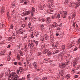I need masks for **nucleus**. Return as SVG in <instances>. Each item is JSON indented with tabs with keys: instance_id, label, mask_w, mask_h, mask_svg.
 Masks as SVG:
<instances>
[{
	"instance_id": "obj_1",
	"label": "nucleus",
	"mask_w": 80,
	"mask_h": 80,
	"mask_svg": "<svg viewBox=\"0 0 80 80\" xmlns=\"http://www.w3.org/2000/svg\"><path fill=\"white\" fill-rule=\"evenodd\" d=\"M12 80H25V77H22V79L18 78L20 77L18 76L15 72H12L11 74Z\"/></svg>"
},
{
	"instance_id": "obj_2",
	"label": "nucleus",
	"mask_w": 80,
	"mask_h": 80,
	"mask_svg": "<svg viewBox=\"0 0 80 80\" xmlns=\"http://www.w3.org/2000/svg\"><path fill=\"white\" fill-rule=\"evenodd\" d=\"M61 16L63 18H66L67 17V12L66 11H62L60 12Z\"/></svg>"
},
{
	"instance_id": "obj_3",
	"label": "nucleus",
	"mask_w": 80,
	"mask_h": 80,
	"mask_svg": "<svg viewBox=\"0 0 80 80\" xmlns=\"http://www.w3.org/2000/svg\"><path fill=\"white\" fill-rule=\"evenodd\" d=\"M58 45V43L56 42L55 44L54 42H52V46L53 47V49H57V46Z\"/></svg>"
},
{
	"instance_id": "obj_4",
	"label": "nucleus",
	"mask_w": 80,
	"mask_h": 80,
	"mask_svg": "<svg viewBox=\"0 0 80 80\" xmlns=\"http://www.w3.org/2000/svg\"><path fill=\"white\" fill-rule=\"evenodd\" d=\"M78 59H79V58L78 57L77 58L75 59V60L73 62V67H75V65L77 64L78 61Z\"/></svg>"
},
{
	"instance_id": "obj_5",
	"label": "nucleus",
	"mask_w": 80,
	"mask_h": 80,
	"mask_svg": "<svg viewBox=\"0 0 80 80\" xmlns=\"http://www.w3.org/2000/svg\"><path fill=\"white\" fill-rule=\"evenodd\" d=\"M50 52V50L48 48H46L44 49L43 51V53L44 54L47 53L48 52Z\"/></svg>"
},
{
	"instance_id": "obj_6",
	"label": "nucleus",
	"mask_w": 80,
	"mask_h": 80,
	"mask_svg": "<svg viewBox=\"0 0 80 80\" xmlns=\"http://www.w3.org/2000/svg\"><path fill=\"white\" fill-rule=\"evenodd\" d=\"M23 71V68L22 67H20L19 68V70H17V73L18 74H19L20 72V73H22Z\"/></svg>"
},
{
	"instance_id": "obj_7",
	"label": "nucleus",
	"mask_w": 80,
	"mask_h": 80,
	"mask_svg": "<svg viewBox=\"0 0 80 80\" xmlns=\"http://www.w3.org/2000/svg\"><path fill=\"white\" fill-rule=\"evenodd\" d=\"M31 12L30 11L24 12L22 14V15H29L30 13Z\"/></svg>"
},
{
	"instance_id": "obj_8",
	"label": "nucleus",
	"mask_w": 80,
	"mask_h": 80,
	"mask_svg": "<svg viewBox=\"0 0 80 80\" xmlns=\"http://www.w3.org/2000/svg\"><path fill=\"white\" fill-rule=\"evenodd\" d=\"M59 66L61 68H65V67H66V66L65 64V63H60L59 64Z\"/></svg>"
},
{
	"instance_id": "obj_9",
	"label": "nucleus",
	"mask_w": 80,
	"mask_h": 80,
	"mask_svg": "<svg viewBox=\"0 0 80 80\" xmlns=\"http://www.w3.org/2000/svg\"><path fill=\"white\" fill-rule=\"evenodd\" d=\"M57 23L54 22L52 25L51 26L52 28H54L55 27H57Z\"/></svg>"
},
{
	"instance_id": "obj_10",
	"label": "nucleus",
	"mask_w": 80,
	"mask_h": 80,
	"mask_svg": "<svg viewBox=\"0 0 80 80\" xmlns=\"http://www.w3.org/2000/svg\"><path fill=\"white\" fill-rule=\"evenodd\" d=\"M75 42H72L71 43L70 46V45H68V47L69 48H72V47H73L74 45H75Z\"/></svg>"
},
{
	"instance_id": "obj_11",
	"label": "nucleus",
	"mask_w": 80,
	"mask_h": 80,
	"mask_svg": "<svg viewBox=\"0 0 80 80\" xmlns=\"http://www.w3.org/2000/svg\"><path fill=\"white\" fill-rule=\"evenodd\" d=\"M46 22L47 23H50L51 22V20H50V17H48L47 18Z\"/></svg>"
},
{
	"instance_id": "obj_12",
	"label": "nucleus",
	"mask_w": 80,
	"mask_h": 80,
	"mask_svg": "<svg viewBox=\"0 0 80 80\" xmlns=\"http://www.w3.org/2000/svg\"><path fill=\"white\" fill-rule=\"evenodd\" d=\"M43 38L46 40H48V38H49V36L48 35L45 34L43 36Z\"/></svg>"
},
{
	"instance_id": "obj_13",
	"label": "nucleus",
	"mask_w": 80,
	"mask_h": 80,
	"mask_svg": "<svg viewBox=\"0 0 80 80\" xmlns=\"http://www.w3.org/2000/svg\"><path fill=\"white\" fill-rule=\"evenodd\" d=\"M59 73L60 75L61 76H63V74H64V71L63 70H61L59 71Z\"/></svg>"
},
{
	"instance_id": "obj_14",
	"label": "nucleus",
	"mask_w": 80,
	"mask_h": 80,
	"mask_svg": "<svg viewBox=\"0 0 80 80\" xmlns=\"http://www.w3.org/2000/svg\"><path fill=\"white\" fill-rule=\"evenodd\" d=\"M28 47H30L31 49L33 47H34V45H33V43L31 42L30 44L28 45Z\"/></svg>"
},
{
	"instance_id": "obj_15",
	"label": "nucleus",
	"mask_w": 80,
	"mask_h": 80,
	"mask_svg": "<svg viewBox=\"0 0 80 80\" xmlns=\"http://www.w3.org/2000/svg\"><path fill=\"white\" fill-rule=\"evenodd\" d=\"M49 59H50V58H45L43 61V63H47V61L49 60Z\"/></svg>"
},
{
	"instance_id": "obj_16",
	"label": "nucleus",
	"mask_w": 80,
	"mask_h": 80,
	"mask_svg": "<svg viewBox=\"0 0 80 80\" xmlns=\"http://www.w3.org/2000/svg\"><path fill=\"white\" fill-rule=\"evenodd\" d=\"M51 18H52V19H53V20H55L57 19V15H54L52 16Z\"/></svg>"
},
{
	"instance_id": "obj_17",
	"label": "nucleus",
	"mask_w": 80,
	"mask_h": 80,
	"mask_svg": "<svg viewBox=\"0 0 80 80\" xmlns=\"http://www.w3.org/2000/svg\"><path fill=\"white\" fill-rule=\"evenodd\" d=\"M19 30L20 31L19 33L20 34H22L23 33L25 32V30L21 29H19Z\"/></svg>"
},
{
	"instance_id": "obj_18",
	"label": "nucleus",
	"mask_w": 80,
	"mask_h": 80,
	"mask_svg": "<svg viewBox=\"0 0 80 80\" xmlns=\"http://www.w3.org/2000/svg\"><path fill=\"white\" fill-rule=\"evenodd\" d=\"M33 64L35 68L37 69V62H34Z\"/></svg>"
},
{
	"instance_id": "obj_19",
	"label": "nucleus",
	"mask_w": 80,
	"mask_h": 80,
	"mask_svg": "<svg viewBox=\"0 0 80 80\" xmlns=\"http://www.w3.org/2000/svg\"><path fill=\"white\" fill-rule=\"evenodd\" d=\"M24 46V51H25V52H27V44H25Z\"/></svg>"
},
{
	"instance_id": "obj_20",
	"label": "nucleus",
	"mask_w": 80,
	"mask_h": 80,
	"mask_svg": "<svg viewBox=\"0 0 80 80\" xmlns=\"http://www.w3.org/2000/svg\"><path fill=\"white\" fill-rule=\"evenodd\" d=\"M68 0H65L64 5H68Z\"/></svg>"
},
{
	"instance_id": "obj_21",
	"label": "nucleus",
	"mask_w": 80,
	"mask_h": 80,
	"mask_svg": "<svg viewBox=\"0 0 80 80\" xmlns=\"http://www.w3.org/2000/svg\"><path fill=\"white\" fill-rule=\"evenodd\" d=\"M5 12V10L4 9V8H2V9L1 11V13H3Z\"/></svg>"
},
{
	"instance_id": "obj_22",
	"label": "nucleus",
	"mask_w": 80,
	"mask_h": 80,
	"mask_svg": "<svg viewBox=\"0 0 80 80\" xmlns=\"http://www.w3.org/2000/svg\"><path fill=\"white\" fill-rule=\"evenodd\" d=\"M69 62H69V60H68L66 61V62H65V63H64L65 65H66H66H68V63H69Z\"/></svg>"
},
{
	"instance_id": "obj_23",
	"label": "nucleus",
	"mask_w": 80,
	"mask_h": 80,
	"mask_svg": "<svg viewBox=\"0 0 80 80\" xmlns=\"http://www.w3.org/2000/svg\"><path fill=\"white\" fill-rule=\"evenodd\" d=\"M75 3L74 2H72L70 5V6L71 7H73Z\"/></svg>"
},
{
	"instance_id": "obj_24",
	"label": "nucleus",
	"mask_w": 80,
	"mask_h": 80,
	"mask_svg": "<svg viewBox=\"0 0 80 80\" xmlns=\"http://www.w3.org/2000/svg\"><path fill=\"white\" fill-rule=\"evenodd\" d=\"M66 78H70V75L69 74H67L66 76Z\"/></svg>"
},
{
	"instance_id": "obj_25",
	"label": "nucleus",
	"mask_w": 80,
	"mask_h": 80,
	"mask_svg": "<svg viewBox=\"0 0 80 80\" xmlns=\"http://www.w3.org/2000/svg\"><path fill=\"white\" fill-rule=\"evenodd\" d=\"M75 5L76 7H79V5H80L79 2H77L75 4Z\"/></svg>"
},
{
	"instance_id": "obj_26",
	"label": "nucleus",
	"mask_w": 80,
	"mask_h": 80,
	"mask_svg": "<svg viewBox=\"0 0 80 80\" xmlns=\"http://www.w3.org/2000/svg\"><path fill=\"white\" fill-rule=\"evenodd\" d=\"M66 47V46L64 45H62L61 46V48H62L63 49V50H64V49H65V48Z\"/></svg>"
},
{
	"instance_id": "obj_27",
	"label": "nucleus",
	"mask_w": 80,
	"mask_h": 80,
	"mask_svg": "<svg viewBox=\"0 0 80 80\" xmlns=\"http://www.w3.org/2000/svg\"><path fill=\"white\" fill-rule=\"evenodd\" d=\"M39 35V32H36L35 33V37H38V35Z\"/></svg>"
},
{
	"instance_id": "obj_28",
	"label": "nucleus",
	"mask_w": 80,
	"mask_h": 80,
	"mask_svg": "<svg viewBox=\"0 0 80 80\" xmlns=\"http://www.w3.org/2000/svg\"><path fill=\"white\" fill-rule=\"evenodd\" d=\"M80 43V44H79V48H80V38H79V39L78 40V43Z\"/></svg>"
},
{
	"instance_id": "obj_29",
	"label": "nucleus",
	"mask_w": 80,
	"mask_h": 80,
	"mask_svg": "<svg viewBox=\"0 0 80 80\" xmlns=\"http://www.w3.org/2000/svg\"><path fill=\"white\" fill-rule=\"evenodd\" d=\"M53 12V9H51V10H50V11L49 12V13H50V14H52V12Z\"/></svg>"
},
{
	"instance_id": "obj_30",
	"label": "nucleus",
	"mask_w": 80,
	"mask_h": 80,
	"mask_svg": "<svg viewBox=\"0 0 80 80\" xmlns=\"http://www.w3.org/2000/svg\"><path fill=\"white\" fill-rule=\"evenodd\" d=\"M27 34H26V35L24 36V37H23V38H22V40H25V39H26V38H27Z\"/></svg>"
},
{
	"instance_id": "obj_31",
	"label": "nucleus",
	"mask_w": 80,
	"mask_h": 80,
	"mask_svg": "<svg viewBox=\"0 0 80 80\" xmlns=\"http://www.w3.org/2000/svg\"><path fill=\"white\" fill-rule=\"evenodd\" d=\"M18 65H19L20 66H22V62H18Z\"/></svg>"
},
{
	"instance_id": "obj_32",
	"label": "nucleus",
	"mask_w": 80,
	"mask_h": 80,
	"mask_svg": "<svg viewBox=\"0 0 80 80\" xmlns=\"http://www.w3.org/2000/svg\"><path fill=\"white\" fill-rule=\"evenodd\" d=\"M76 16V12H74L72 14V18H73L75 17Z\"/></svg>"
},
{
	"instance_id": "obj_33",
	"label": "nucleus",
	"mask_w": 80,
	"mask_h": 80,
	"mask_svg": "<svg viewBox=\"0 0 80 80\" xmlns=\"http://www.w3.org/2000/svg\"><path fill=\"white\" fill-rule=\"evenodd\" d=\"M17 58L18 60H20V55L18 54L17 55Z\"/></svg>"
},
{
	"instance_id": "obj_34",
	"label": "nucleus",
	"mask_w": 80,
	"mask_h": 80,
	"mask_svg": "<svg viewBox=\"0 0 80 80\" xmlns=\"http://www.w3.org/2000/svg\"><path fill=\"white\" fill-rule=\"evenodd\" d=\"M7 17L8 18H10V14L8 12H7Z\"/></svg>"
},
{
	"instance_id": "obj_35",
	"label": "nucleus",
	"mask_w": 80,
	"mask_h": 80,
	"mask_svg": "<svg viewBox=\"0 0 80 80\" xmlns=\"http://www.w3.org/2000/svg\"><path fill=\"white\" fill-rule=\"evenodd\" d=\"M33 27L32 26L31 27V28L30 29V32H31V31H33Z\"/></svg>"
},
{
	"instance_id": "obj_36",
	"label": "nucleus",
	"mask_w": 80,
	"mask_h": 80,
	"mask_svg": "<svg viewBox=\"0 0 80 80\" xmlns=\"http://www.w3.org/2000/svg\"><path fill=\"white\" fill-rule=\"evenodd\" d=\"M35 12V8H34L32 7V13H33Z\"/></svg>"
},
{
	"instance_id": "obj_37",
	"label": "nucleus",
	"mask_w": 80,
	"mask_h": 80,
	"mask_svg": "<svg viewBox=\"0 0 80 80\" xmlns=\"http://www.w3.org/2000/svg\"><path fill=\"white\" fill-rule=\"evenodd\" d=\"M5 52H6V50H4L1 52V53L3 55H5Z\"/></svg>"
},
{
	"instance_id": "obj_38",
	"label": "nucleus",
	"mask_w": 80,
	"mask_h": 80,
	"mask_svg": "<svg viewBox=\"0 0 80 80\" xmlns=\"http://www.w3.org/2000/svg\"><path fill=\"white\" fill-rule=\"evenodd\" d=\"M38 19L39 21H41L42 18H41V17H38Z\"/></svg>"
},
{
	"instance_id": "obj_39",
	"label": "nucleus",
	"mask_w": 80,
	"mask_h": 80,
	"mask_svg": "<svg viewBox=\"0 0 80 80\" xmlns=\"http://www.w3.org/2000/svg\"><path fill=\"white\" fill-rule=\"evenodd\" d=\"M40 40L41 41H43L44 40V38H43L42 37H41L40 38Z\"/></svg>"
},
{
	"instance_id": "obj_40",
	"label": "nucleus",
	"mask_w": 80,
	"mask_h": 80,
	"mask_svg": "<svg viewBox=\"0 0 80 80\" xmlns=\"http://www.w3.org/2000/svg\"><path fill=\"white\" fill-rule=\"evenodd\" d=\"M78 49V48H77V47H76L74 48V49L73 50V52H75V51H76V50H77Z\"/></svg>"
},
{
	"instance_id": "obj_41",
	"label": "nucleus",
	"mask_w": 80,
	"mask_h": 80,
	"mask_svg": "<svg viewBox=\"0 0 80 80\" xmlns=\"http://www.w3.org/2000/svg\"><path fill=\"white\" fill-rule=\"evenodd\" d=\"M25 26H26V25L24 24H22L21 25V27H23V28H25Z\"/></svg>"
},
{
	"instance_id": "obj_42",
	"label": "nucleus",
	"mask_w": 80,
	"mask_h": 80,
	"mask_svg": "<svg viewBox=\"0 0 80 80\" xmlns=\"http://www.w3.org/2000/svg\"><path fill=\"white\" fill-rule=\"evenodd\" d=\"M47 54H48V55H52V53L50 52V51L47 52Z\"/></svg>"
},
{
	"instance_id": "obj_43",
	"label": "nucleus",
	"mask_w": 80,
	"mask_h": 80,
	"mask_svg": "<svg viewBox=\"0 0 80 80\" xmlns=\"http://www.w3.org/2000/svg\"><path fill=\"white\" fill-rule=\"evenodd\" d=\"M41 28L42 30H43V29H44V25H42V26H41Z\"/></svg>"
},
{
	"instance_id": "obj_44",
	"label": "nucleus",
	"mask_w": 80,
	"mask_h": 80,
	"mask_svg": "<svg viewBox=\"0 0 80 80\" xmlns=\"http://www.w3.org/2000/svg\"><path fill=\"white\" fill-rule=\"evenodd\" d=\"M32 22H34L35 20V17H34L32 18Z\"/></svg>"
},
{
	"instance_id": "obj_45",
	"label": "nucleus",
	"mask_w": 80,
	"mask_h": 80,
	"mask_svg": "<svg viewBox=\"0 0 80 80\" xmlns=\"http://www.w3.org/2000/svg\"><path fill=\"white\" fill-rule=\"evenodd\" d=\"M30 26H31V22H29L28 23V27L29 28H30Z\"/></svg>"
},
{
	"instance_id": "obj_46",
	"label": "nucleus",
	"mask_w": 80,
	"mask_h": 80,
	"mask_svg": "<svg viewBox=\"0 0 80 80\" xmlns=\"http://www.w3.org/2000/svg\"><path fill=\"white\" fill-rule=\"evenodd\" d=\"M47 77H44L42 79V80H47Z\"/></svg>"
},
{
	"instance_id": "obj_47",
	"label": "nucleus",
	"mask_w": 80,
	"mask_h": 80,
	"mask_svg": "<svg viewBox=\"0 0 80 80\" xmlns=\"http://www.w3.org/2000/svg\"><path fill=\"white\" fill-rule=\"evenodd\" d=\"M33 32L31 34V38H33L34 37V36L33 35Z\"/></svg>"
},
{
	"instance_id": "obj_48",
	"label": "nucleus",
	"mask_w": 80,
	"mask_h": 80,
	"mask_svg": "<svg viewBox=\"0 0 80 80\" xmlns=\"http://www.w3.org/2000/svg\"><path fill=\"white\" fill-rule=\"evenodd\" d=\"M38 56H40V57H41V56H42V53L38 52Z\"/></svg>"
},
{
	"instance_id": "obj_49",
	"label": "nucleus",
	"mask_w": 80,
	"mask_h": 80,
	"mask_svg": "<svg viewBox=\"0 0 80 80\" xmlns=\"http://www.w3.org/2000/svg\"><path fill=\"white\" fill-rule=\"evenodd\" d=\"M12 39V37H10L8 39V40L9 41H10V40H11Z\"/></svg>"
},
{
	"instance_id": "obj_50",
	"label": "nucleus",
	"mask_w": 80,
	"mask_h": 80,
	"mask_svg": "<svg viewBox=\"0 0 80 80\" xmlns=\"http://www.w3.org/2000/svg\"><path fill=\"white\" fill-rule=\"evenodd\" d=\"M57 17L58 18H60V14H58L57 15Z\"/></svg>"
},
{
	"instance_id": "obj_51",
	"label": "nucleus",
	"mask_w": 80,
	"mask_h": 80,
	"mask_svg": "<svg viewBox=\"0 0 80 80\" xmlns=\"http://www.w3.org/2000/svg\"><path fill=\"white\" fill-rule=\"evenodd\" d=\"M45 44L42 46H41V48H42V49L43 48H45Z\"/></svg>"
},
{
	"instance_id": "obj_52",
	"label": "nucleus",
	"mask_w": 80,
	"mask_h": 80,
	"mask_svg": "<svg viewBox=\"0 0 80 80\" xmlns=\"http://www.w3.org/2000/svg\"><path fill=\"white\" fill-rule=\"evenodd\" d=\"M34 12H31V17L32 18V17H33V16Z\"/></svg>"
},
{
	"instance_id": "obj_53",
	"label": "nucleus",
	"mask_w": 80,
	"mask_h": 80,
	"mask_svg": "<svg viewBox=\"0 0 80 80\" xmlns=\"http://www.w3.org/2000/svg\"><path fill=\"white\" fill-rule=\"evenodd\" d=\"M79 68H80V65L78 66L77 67V68H76V70H78L79 69Z\"/></svg>"
},
{
	"instance_id": "obj_54",
	"label": "nucleus",
	"mask_w": 80,
	"mask_h": 80,
	"mask_svg": "<svg viewBox=\"0 0 80 80\" xmlns=\"http://www.w3.org/2000/svg\"><path fill=\"white\" fill-rule=\"evenodd\" d=\"M7 60L8 61H10V57H8Z\"/></svg>"
},
{
	"instance_id": "obj_55",
	"label": "nucleus",
	"mask_w": 80,
	"mask_h": 80,
	"mask_svg": "<svg viewBox=\"0 0 80 80\" xmlns=\"http://www.w3.org/2000/svg\"><path fill=\"white\" fill-rule=\"evenodd\" d=\"M58 58H60V57H61V53H60L58 55Z\"/></svg>"
},
{
	"instance_id": "obj_56",
	"label": "nucleus",
	"mask_w": 80,
	"mask_h": 80,
	"mask_svg": "<svg viewBox=\"0 0 80 80\" xmlns=\"http://www.w3.org/2000/svg\"><path fill=\"white\" fill-rule=\"evenodd\" d=\"M58 52H59L58 50H56L55 51V53H58Z\"/></svg>"
},
{
	"instance_id": "obj_57",
	"label": "nucleus",
	"mask_w": 80,
	"mask_h": 80,
	"mask_svg": "<svg viewBox=\"0 0 80 80\" xmlns=\"http://www.w3.org/2000/svg\"><path fill=\"white\" fill-rule=\"evenodd\" d=\"M28 2L29 1H25L24 2V4H25V5H27L28 3H28Z\"/></svg>"
},
{
	"instance_id": "obj_58",
	"label": "nucleus",
	"mask_w": 80,
	"mask_h": 80,
	"mask_svg": "<svg viewBox=\"0 0 80 80\" xmlns=\"http://www.w3.org/2000/svg\"><path fill=\"white\" fill-rule=\"evenodd\" d=\"M21 46V45L20 44H18V47L19 48H20V47Z\"/></svg>"
},
{
	"instance_id": "obj_59",
	"label": "nucleus",
	"mask_w": 80,
	"mask_h": 80,
	"mask_svg": "<svg viewBox=\"0 0 80 80\" xmlns=\"http://www.w3.org/2000/svg\"><path fill=\"white\" fill-rule=\"evenodd\" d=\"M72 26L73 27H75V22H73Z\"/></svg>"
},
{
	"instance_id": "obj_60",
	"label": "nucleus",
	"mask_w": 80,
	"mask_h": 80,
	"mask_svg": "<svg viewBox=\"0 0 80 80\" xmlns=\"http://www.w3.org/2000/svg\"><path fill=\"white\" fill-rule=\"evenodd\" d=\"M10 46H11L9 44L8 45V46L7 47V48H10Z\"/></svg>"
},
{
	"instance_id": "obj_61",
	"label": "nucleus",
	"mask_w": 80,
	"mask_h": 80,
	"mask_svg": "<svg viewBox=\"0 0 80 80\" xmlns=\"http://www.w3.org/2000/svg\"><path fill=\"white\" fill-rule=\"evenodd\" d=\"M20 54L21 56H23V52H22Z\"/></svg>"
},
{
	"instance_id": "obj_62",
	"label": "nucleus",
	"mask_w": 80,
	"mask_h": 80,
	"mask_svg": "<svg viewBox=\"0 0 80 80\" xmlns=\"http://www.w3.org/2000/svg\"><path fill=\"white\" fill-rule=\"evenodd\" d=\"M14 64L15 65H17V62H14Z\"/></svg>"
},
{
	"instance_id": "obj_63",
	"label": "nucleus",
	"mask_w": 80,
	"mask_h": 80,
	"mask_svg": "<svg viewBox=\"0 0 80 80\" xmlns=\"http://www.w3.org/2000/svg\"><path fill=\"white\" fill-rule=\"evenodd\" d=\"M42 22H45V19H43V18H42V20L41 21Z\"/></svg>"
},
{
	"instance_id": "obj_64",
	"label": "nucleus",
	"mask_w": 80,
	"mask_h": 80,
	"mask_svg": "<svg viewBox=\"0 0 80 80\" xmlns=\"http://www.w3.org/2000/svg\"><path fill=\"white\" fill-rule=\"evenodd\" d=\"M24 1L23 0H21L20 1V3H23V2H24Z\"/></svg>"
}]
</instances>
